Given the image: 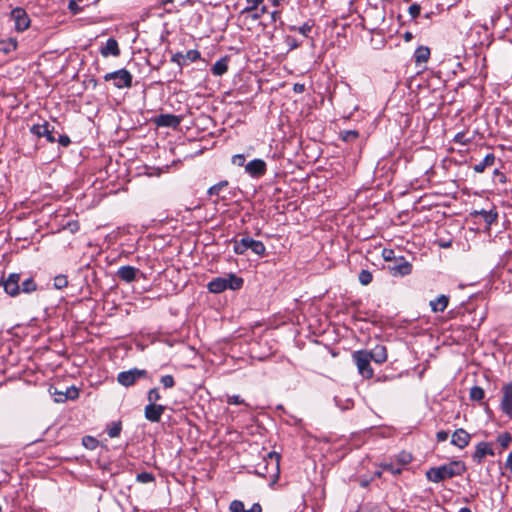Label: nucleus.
I'll list each match as a JSON object with an SVG mask.
<instances>
[{"instance_id": "obj_49", "label": "nucleus", "mask_w": 512, "mask_h": 512, "mask_svg": "<svg viewBox=\"0 0 512 512\" xmlns=\"http://www.w3.org/2000/svg\"><path fill=\"white\" fill-rule=\"evenodd\" d=\"M56 142L59 143V145H61L62 147H68L71 143V140H70V137L66 134H59L58 133V137L56 138Z\"/></svg>"}, {"instance_id": "obj_53", "label": "nucleus", "mask_w": 512, "mask_h": 512, "mask_svg": "<svg viewBox=\"0 0 512 512\" xmlns=\"http://www.w3.org/2000/svg\"><path fill=\"white\" fill-rule=\"evenodd\" d=\"M449 433L445 430L438 431L436 433V439L438 442H444L448 439Z\"/></svg>"}, {"instance_id": "obj_36", "label": "nucleus", "mask_w": 512, "mask_h": 512, "mask_svg": "<svg viewBox=\"0 0 512 512\" xmlns=\"http://www.w3.org/2000/svg\"><path fill=\"white\" fill-rule=\"evenodd\" d=\"M291 31H298L300 34H302L305 37H308L309 33L312 30V24L309 22H305L303 25L296 27V26H290L289 28Z\"/></svg>"}, {"instance_id": "obj_46", "label": "nucleus", "mask_w": 512, "mask_h": 512, "mask_svg": "<svg viewBox=\"0 0 512 512\" xmlns=\"http://www.w3.org/2000/svg\"><path fill=\"white\" fill-rule=\"evenodd\" d=\"M245 506L244 503L240 500H234L230 503V511L231 512H244Z\"/></svg>"}, {"instance_id": "obj_6", "label": "nucleus", "mask_w": 512, "mask_h": 512, "mask_svg": "<svg viewBox=\"0 0 512 512\" xmlns=\"http://www.w3.org/2000/svg\"><path fill=\"white\" fill-rule=\"evenodd\" d=\"M148 372L145 369L132 368L127 371H122L117 375V381L124 387H130L141 378H147Z\"/></svg>"}, {"instance_id": "obj_48", "label": "nucleus", "mask_w": 512, "mask_h": 512, "mask_svg": "<svg viewBox=\"0 0 512 512\" xmlns=\"http://www.w3.org/2000/svg\"><path fill=\"white\" fill-rule=\"evenodd\" d=\"M421 11V7L418 3H413L408 8V13L410 14L412 19H415L419 16Z\"/></svg>"}, {"instance_id": "obj_13", "label": "nucleus", "mask_w": 512, "mask_h": 512, "mask_svg": "<svg viewBox=\"0 0 512 512\" xmlns=\"http://www.w3.org/2000/svg\"><path fill=\"white\" fill-rule=\"evenodd\" d=\"M166 410V406L161 404H147L144 408L145 418L152 422L158 423Z\"/></svg>"}, {"instance_id": "obj_44", "label": "nucleus", "mask_w": 512, "mask_h": 512, "mask_svg": "<svg viewBox=\"0 0 512 512\" xmlns=\"http://www.w3.org/2000/svg\"><path fill=\"white\" fill-rule=\"evenodd\" d=\"M250 6H247L245 7L242 11H241V14H246V13H250L254 10H256L259 6V4H261L263 2V0H246Z\"/></svg>"}, {"instance_id": "obj_1", "label": "nucleus", "mask_w": 512, "mask_h": 512, "mask_svg": "<svg viewBox=\"0 0 512 512\" xmlns=\"http://www.w3.org/2000/svg\"><path fill=\"white\" fill-rule=\"evenodd\" d=\"M466 472V465L461 460L451 461L449 463L429 468L425 476L428 481L439 483L455 476H461Z\"/></svg>"}, {"instance_id": "obj_27", "label": "nucleus", "mask_w": 512, "mask_h": 512, "mask_svg": "<svg viewBox=\"0 0 512 512\" xmlns=\"http://www.w3.org/2000/svg\"><path fill=\"white\" fill-rule=\"evenodd\" d=\"M38 288L37 283L34 281L32 277H29L23 280L20 284V293L31 294L35 292Z\"/></svg>"}, {"instance_id": "obj_51", "label": "nucleus", "mask_w": 512, "mask_h": 512, "mask_svg": "<svg viewBox=\"0 0 512 512\" xmlns=\"http://www.w3.org/2000/svg\"><path fill=\"white\" fill-rule=\"evenodd\" d=\"M227 403L230 405H244L245 400L242 399L239 395L228 396Z\"/></svg>"}, {"instance_id": "obj_7", "label": "nucleus", "mask_w": 512, "mask_h": 512, "mask_svg": "<svg viewBox=\"0 0 512 512\" xmlns=\"http://www.w3.org/2000/svg\"><path fill=\"white\" fill-rule=\"evenodd\" d=\"M413 266L404 256H398L397 261L387 266L389 274L393 277H403L412 273Z\"/></svg>"}, {"instance_id": "obj_39", "label": "nucleus", "mask_w": 512, "mask_h": 512, "mask_svg": "<svg viewBox=\"0 0 512 512\" xmlns=\"http://www.w3.org/2000/svg\"><path fill=\"white\" fill-rule=\"evenodd\" d=\"M198 59H200V52L198 50L192 49L184 54L185 64H187V62H195Z\"/></svg>"}, {"instance_id": "obj_57", "label": "nucleus", "mask_w": 512, "mask_h": 512, "mask_svg": "<svg viewBox=\"0 0 512 512\" xmlns=\"http://www.w3.org/2000/svg\"><path fill=\"white\" fill-rule=\"evenodd\" d=\"M287 45L290 47V49H295L299 46L297 41L292 37H287Z\"/></svg>"}, {"instance_id": "obj_52", "label": "nucleus", "mask_w": 512, "mask_h": 512, "mask_svg": "<svg viewBox=\"0 0 512 512\" xmlns=\"http://www.w3.org/2000/svg\"><path fill=\"white\" fill-rule=\"evenodd\" d=\"M232 163L237 166H244L246 158L243 154H236L232 156Z\"/></svg>"}, {"instance_id": "obj_34", "label": "nucleus", "mask_w": 512, "mask_h": 512, "mask_svg": "<svg viewBox=\"0 0 512 512\" xmlns=\"http://www.w3.org/2000/svg\"><path fill=\"white\" fill-rule=\"evenodd\" d=\"M82 445L89 450H95L99 442L96 438L87 435L82 438Z\"/></svg>"}, {"instance_id": "obj_47", "label": "nucleus", "mask_w": 512, "mask_h": 512, "mask_svg": "<svg viewBox=\"0 0 512 512\" xmlns=\"http://www.w3.org/2000/svg\"><path fill=\"white\" fill-rule=\"evenodd\" d=\"M267 6L263 5L260 9H256L252 11L250 17L252 20L256 21L259 20L265 13H267Z\"/></svg>"}, {"instance_id": "obj_15", "label": "nucleus", "mask_w": 512, "mask_h": 512, "mask_svg": "<svg viewBox=\"0 0 512 512\" xmlns=\"http://www.w3.org/2000/svg\"><path fill=\"white\" fill-rule=\"evenodd\" d=\"M471 435L463 428L456 429L451 437V444L464 449L470 443Z\"/></svg>"}, {"instance_id": "obj_50", "label": "nucleus", "mask_w": 512, "mask_h": 512, "mask_svg": "<svg viewBox=\"0 0 512 512\" xmlns=\"http://www.w3.org/2000/svg\"><path fill=\"white\" fill-rule=\"evenodd\" d=\"M171 61L176 63L178 65V67H179V70L181 71L182 66L185 65L184 54H182V53H175L172 56Z\"/></svg>"}, {"instance_id": "obj_62", "label": "nucleus", "mask_w": 512, "mask_h": 512, "mask_svg": "<svg viewBox=\"0 0 512 512\" xmlns=\"http://www.w3.org/2000/svg\"><path fill=\"white\" fill-rule=\"evenodd\" d=\"M269 1L272 3V5H274V6H278V5H280V3H281L283 0H269Z\"/></svg>"}, {"instance_id": "obj_55", "label": "nucleus", "mask_w": 512, "mask_h": 512, "mask_svg": "<svg viewBox=\"0 0 512 512\" xmlns=\"http://www.w3.org/2000/svg\"><path fill=\"white\" fill-rule=\"evenodd\" d=\"M68 9L73 13L77 14L80 11V7L75 0H70L68 3Z\"/></svg>"}, {"instance_id": "obj_41", "label": "nucleus", "mask_w": 512, "mask_h": 512, "mask_svg": "<svg viewBox=\"0 0 512 512\" xmlns=\"http://www.w3.org/2000/svg\"><path fill=\"white\" fill-rule=\"evenodd\" d=\"M160 383L165 389H171L175 386V379L172 375H164L160 378Z\"/></svg>"}, {"instance_id": "obj_32", "label": "nucleus", "mask_w": 512, "mask_h": 512, "mask_svg": "<svg viewBox=\"0 0 512 512\" xmlns=\"http://www.w3.org/2000/svg\"><path fill=\"white\" fill-rule=\"evenodd\" d=\"M412 460H413V457H412L411 453H409V452L402 451L397 455V464L400 467L410 464L412 462Z\"/></svg>"}, {"instance_id": "obj_35", "label": "nucleus", "mask_w": 512, "mask_h": 512, "mask_svg": "<svg viewBox=\"0 0 512 512\" xmlns=\"http://www.w3.org/2000/svg\"><path fill=\"white\" fill-rule=\"evenodd\" d=\"M485 392L484 390L479 386H473L470 389V399L473 401H480L484 398Z\"/></svg>"}, {"instance_id": "obj_40", "label": "nucleus", "mask_w": 512, "mask_h": 512, "mask_svg": "<svg viewBox=\"0 0 512 512\" xmlns=\"http://www.w3.org/2000/svg\"><path fill=\"white\" fill-rule=\"evenodd\" d=\"M68 285V279H67V276L66 275H57L55 278H54V287L56 289H63L65 287H67Z\"/></svg>"}, {"instance_id": "obj_38", "label": "nucleus", "mask_w": 512, "mask_h": 512, "mask_svg": "<svg viewBox=\"0 0 512 512\" xmlns=\"http://www.w3.org/2000/svg\"><path fill=\"white\" fill-rule=\"evenodd\" d=\"M136 480L143 484L151 483L155 481V476L150 472H141L137 474Z\"/></svg>"}, {"instance_id": "obj_16", "label": "nucleus", "mask_w": 512, "mask_h": 512, "mask_svg": "<svg viewBox=\"0 0 512 512\" xmlns=\"http://www.w3.org/2000/svg\"><path fill=\"white\" fill-rule=\"evenodd\" d=\"M502 391L501 410L506 415L512 417V383L504 385Z\"/></svg>"}, {"instance_id": "obj_33", "label": "nucleus", "mask_w": 512, "mask_h": 512, "mask_svg": "<svg viewBox=\"0 0 512 512\" xmlns=\"http://www.w3.org/2000/svg\"><path fill=\"white\" fill-rule=\"evenodd\" d=\"M358 279L363 286H367L372 282L373 275L369 270L363 269L360 271Z\"/></svg>"}, {"instance_id": "obj_28", "label": "nucleus", "mask_w": 512, "mask_h": 512, "mask_svg": "<svg viewBox=\"0 0 512 512\" xmlns=\"http://www.w3.org/2000/svg\"><path fill=\"white\" fill-rule=\"evenodd\" d=\"M17 40L15 38H8L0 40V51L9 54L17 49Z\"/></svg>"}, {"instance_id": "obj_43", "label": "nucleus", "mask_w": 512, "mask_h": 512, "mask_svg": "<svg viewBox=\"0 0 512 512\" xmlns=\"http://www.w3.org/2000/svg\"><path fill=\"white\" fill-rule=\"evenodd\" d=\"M382 256L386 262H392V263L397 261V258H398V256L395 255V252L392 249H383Z\"/></svg>"}, {"instance_id": "obj_56", "label": "nucleus", "mask_w": 512, "mask_h": 512, "mask_svg": "<svg viewBox=\"0 0 512 512\" xmlns=\"http://www.w3.org/2000/svg\"><path fill=\"white\" fill-rule=\"evenodd\" d=\"M244 512H262V507L259 503H254L250 509H245Z\"/></svg>"}, {"instance_id": "obj_29", "label": "nucleus", "mask_w": 512, "mask_h": 512, "mask_svg": "<svg viewBox=\"0 0 512 512\" xmlns=\"http://www.w3.org/2000/svg\"><path fill=\"white\" fill-rule=\"evenodd\" d=\"M339 136L342 141L352 143L358 139L359 132L357 130H344L340 132Z\"/></svg>"}, {"instance_id": "obj_22", "label": "nucleus", "mask_w": 512, "mask_h": 512, "mask_svg": "<svg viewBox=\"0 0 512 512\" xmlns=\"http://www.w3.org/2000/svg\"><path fill=\"white\" fill-rule=\"evenodd\" d=\"M449 304V296L441 294L436 299L431 300L429 305L435 313L443 312Z\"/></svg>"}, {"instance_id": "obj_2", "label": "nucleus", "mask_w": 512, "mask_h": 512, "mask_svg": "<svg viewBox=\"0 0 512 512\" xmlns=\"http://www.w3.org/2000/svg\"><path fill=\"white\" fill-rule=\"evenodd\" d=\"M244 284L243 278L237 276L235 273H229L225 277L213 278L208 284L207 288L211 293H222L227 289L239 290Z\"/></svg>"}, {"instance_id": "obj_64", "label": "nucleus", "mask_w": 512, "mask_h": 512, "mask_svg": "<svg viewBox=\"0 0 512 512\" xmlns=\"http://www.w3.org/2000/svg\"><path fill=\"white\" fill-rule=\"evenodd\" d=\"M273 456H275V458H276V466L278 467V458H279V456L277 454H275V453H269V457L270 458H272Z\"/></svg>"}, {"instance_id": "obj_12", "label": "nucleus", "mask_w": 512, "mask_h": 512, "mask_svg": "<svg viewBox=\"0 0 512 512\" xmlns=\"http://www.w3.org/2000/svg\"><path fill=\"white\" fill-rule=\"evenodd\" d=\"M487 455H495L494 450L492 448V444L489 442L482 441L476 445L475 452L472 455V460L476 464H481Z\"/></svg>"}, {"instance_id": "obj_9", "label": "nucleus", "mask_w": 512, "mask_h": 512, "mask_svg": "<svg viewBox=\"0 0 512 512\" xmlns=\"http://www.w3.org/2000/svg\"><path fill=\"white\" fill-rule=\"evenodd\" d=\"M30 132L37 137H45L49 143L56 142L55 134H58L55 127L47 121H44L43 124L32 125L30 127Z\"/></svg>"}, {"instance_id": "obj_24", "label": "nucleus", "mask_w": 512, "mask_h": 512, "mask_svg": "<svg viewBox=\"0 0 512 512\" xmlns=\"http://www.w3.org/2000/svg\"><path fill=\"white\" fill-rule=\"evenodd\" d=\"M496 157L493 153H488L484 159L473 166L475 173H483L487 167L494 165Z\"/></svg>"}, {"instance_id": "obj_60", "label": "nucleus", "mask_w": 512, "mask_h": 512, "mask_svg": "<svg viewBox=\"0 0 512 512\" xmlns=\"http://www.w3.org/2000/svg\"><path fill=\"white\" fill-rule=\"evenodd\" d=\"M403 38H404V40H405L406 42H409V41H411V40H412V38H413V34H412L411 32H409V31H406V32L404 33V35H403Z\"/></svg>"}, {"instance_id": "obj_21", "label": "nucleus", "mask_w": 512, "mask_h": 512, "mask_svg": "<svg viewBox=\"0 0 512 512\" xmlns=\"http://www.w3.org/2000/svg\"><path fill=\"white\" fill-rule=\"evenodd\" d=\"M472 215L480 216L488 227L495 223L498 219V212L495 209H491L488 211L484 209L480 211H474Z\"/></svg>"}, {"instance_id": "obj_63", "label": "nucleus", "mask_w": 512, "mask_h": 512, "mask_svg": "<svg viewBox=\"0 0 512 512\" xmlns=\"http://www.w3.org/2000/svg\"><path fill=\"white\" fill-rule=\"evenodd\" d=\"M458 512H471V509L469 507H462Z\"/></svg>"}, {"instance_id": "obj_42", "label": "nucleus", "mask_w": 512, "mask_h": 512, "mask_svg": "<svg viewBox=\"0 0 512 512\" xmlns=\"http://www.w3.org/2000/svg\"><path fill=\"white\" fill-rule=\"evenodd\" d=\"M497 440L503 448H507L512 441V435L508 432H505V433L500 434L498 436Z\"/></svg>"}, {"instance_id": "obj_23", "label": "nucleus", "mask_w": 512, "mask_h": 512, "mask_svg": "<svg viewBox=\"0 0 512 512\" xmlns=\"http://www.w3.org/2000/svg\"><path fill=\"white\" fill-rule=\"evenodd\" d=\"M229 56H224L217 60L211 68L214 76H222L228 71Z\"/></svg>"}, {"instance_id": "obj_58", "label": "nucleus", "mask_w": 512, "mask_h": 512, "mask_svg": "<svg viewBox=\"0 0 512 512\" xmlns=\"http://www.w3.org/2000/svg\"><path fill=\"white\" fill-rule=\"evenodd\" d=\"M505 467L512 473V451L508 454Z\"/></svg>"}, {"instance_id": "obj_25", "label": "nucleus", "mask_w": 512, "mask_h": 512, "mask_svg": "<svg viewBox=\"0 0 512 512\" xmlns=\"http://www.w3.org/2000/svg\"><path fill=\"white\" fill-rule=\"evenodd\" d=\"M430 49L427 46H419L414 52V61L416 64L426 63L430 58Z\"/></svg>"}, {"instance_id": "obj_8", "label": "nucleus", "mask_w": 512, "mask_h": 512, "mask_svg": "<svg viewBox=\"0 0 512 512\" xmlns=\"http://www.w3.org/2000/svg\"><path fill=\"white\" fill-rule=\"evenodd\" d=\"M10 18L14 21V28L17 32H23L30 27L31 20L26 10L22 7L12 9Z\"/></svg>"}, {"instance_id": "obj_54", "label": "nucleus", "mask_w": 512, "mask_h": 512, "mask_svg": "<svg viewBox=\"0 0 512 512\" xmlns=\"http://www.w3.org/2000/svg\"><path fill=\"white\" fill-rule=\"evenodd\" d=\"M493 175H494V177H495V178H497V179H498V181H499L500 183H502V184L506 183V180H507V179H506V176H505V174H504V173H502L499 169H495V170L493 171Z\"/></svg>"}, {"instance_id": "obj_4", "label": "nucleus", "mask_w": 512, "mask_h": 512, "mask_svg": "<svg viewBox=\"0 0 512 512\" xmlns=\"http://www.w3.org/2000/svg\"><path fill=\"white\" fill-rule=\"evenodd\" d=\"M103 78L106 82L112 81L117 89L131 88L133 85V76L125 68L106 73Z\"/></svg>"}, {"instance_id": "obj_20", "label": "nucleus", "mask_w": 512, "mask_h": 512, "mask_svg": "<svg viewBox=\"0 0 512 512\" xmlns=\"http://www.w3.org/2000/svg\"><path fill=\"white\" fill-rule=\"evenodd\" d=\"M54 395H57V402H64L66 400H75L79 397V390L75 386L67 387L65 391H55Z\"/></svg>"}, {"instance_id": "obj_59", "label": "nucleus", "mask_w": 512, "mask_h": 512, "mask_svg": "<svg viewBox=\"0 0 512 512\" xmlns=\"http://www.w3.org/2000/svg\"><path fill=\"white\" fill-rule=\"evenodd\" d=\"M270 16H271V21L275 23L277 20L280 19L281 13L279 11H273V12H271Z\"/></svg>"}, {"instance_id": "obj_30", "label": "nucleus", "mask_w": 512, "mask_h": 512, "mask_svg": "<svg viewBox=\"0 0 512 512\" xmlns=\"http://www.w3.org/2000/svg\"><path fill=\"white\" fill-rule=\"evenodd\" d=\"M380 467L383 471L390 472L394 476H398L402 473V467H400L398 464L395 465L392 462H383L380 464Z\"/></svg>"}, {"instance_id": "obj_10", "label": "nucleus", "mask_w": 512, "mask_h": 512, "mask_svg": "<svg viewBox=\"0 0 512 512\" xmlns=\"http://www.w3.org/2000/svg\"><path fill=\"white\" fill-rule=\"evenodd\" d=\"M20 281L21 274L19 273H11L7 278L2 277L0 279V284L3 286L4 291L12 296L16 297L20 294Z\"/></svg>"}, {"instance_id": "obj_17", "label": "nucleus", "mask_w": 512, "mask_h": 512, "mask_svg": "<svg viewBox=\"0 0 512 512\" xmlns=\"http://www.w3.org/2000/svg\"><path fill=\"white\" fill-rule=\"evenodd\" d=\"M100 54L103 57L113 56V57H119L121 54V50L119 48L118 42L114 38H109L105 45L101 47Z\"/></svg>"}, {"instance_id": "obj_37", "label": "nucleus", "mask_w": 512, "mask_h": 512, "mask_svg": "<svg viewBox=\"0 0 512 512\" xmlns=\"http://www.w3.org/2000/svg\"><path fill=\"white\" fill-rule=\"evenodd\" d=\"M161 399L159 389L154 387L151 388L147 393L148 404H157V401Z\"/></svg>"}, {"instance_id": "obj_45", "label": "nucleus", "mask_w": 512, "mask_h": 512, "mask_svg": "<svg viewBox=\"0 0 512 512\" xmlns=\"http://www.w3.org/2000/svg\"><path fill=\"white\" fill-rule=\"evenodd\" d=\"M453 141L461 145H467L470 143L471 139L467 138L464 132H459L454 136Z\"/></svg>"}, {"instance_id": "obj_31", "label": "nucleus", "mask_w": 512, "mask_h": 512, "mask_svg": "<svg viewBox=\"0 0 512 512\" xmlns=\"http://www.w3.org/2000/svg\"><path fill=\"white\" fill-rule=\"evenodd\" d=\"M228 181L227 180H222L218 183H216L215 185L211 186L208 191H207V194L209 196H217L220 194V192L226 188L228 186Z\"/></svg>"}, {"instance_id": "obj_3", "label": "nucleus", "mask_w": 512, "mask_h": 512, "mask_svg": "<svg viewBox=\"0 0 512 512\" xmlns=\"http://www.w3.org/2000/svg\"><path fill=\"white\" fill-rule=\"evenodd\" d=\"M233 243V251L237 255H243L248 249L259 257L266 255V247L262 241L255 240L250 236H244L241 239L233 238L230 240Z\"/></svg>"}, {"instance_id": "obj_5", "label": "nucleus", "mask_w": 512, "mask_h": 512, "mask_svg": "<svg viewBox=\"0 0 512 512\" xmlns=\"http://www.w3.org/2000/svg\"><path fill=\"white\" fill-rule=\"evenodd\" d=\"M352 359L357 366L359 374L364 378H372L373 369L370 365L372 361L368 355V350H358L353 352Z\"/></svg>"}, {"instance_id": "obj_11", "label": "nucleus", "mask_w": 512, "mask_h": 512, "mask_svg": "<svg viewBox=\"0 0 512 512\" xmlns=\"http://www.w3.org/2000/svg\"><path fill=\"white\" fill-rule=\"evenodd\" d=\"M245 172L252 178H260L267 172V164L263 159H253L245 165Z\"/></svg>"}, {"instance_id": "obj_18", "label": "nucleus", "mask_w": 512, "mask_h": 512, "mask_svg": "<svg viewBox=\"0 0 512 512\" xmlns=\"http://www.w3.org/2000/svg\"><path fill=\"white\" fill-rule=\"evenodd\" d=\"M138 271L139 270L133 266L125 265L121 266L116 274L120 280L131 283L135 281Z\"/></svg>"}, {"instance_id": "obj_14", "label": "nucleus", "mask_w": 512, "mask_h": 512, "mask_svg": "<svg viewBox=\"0 0 512 512\" xmlns=\"http://www.w3.org/2000/svg\"><path fill=\"white\" fill-rule=\"evenodd\" d=\"M181 121L182 118L174 114H160L154 119V122L158 127L170 128H177Z\"/></svg>"}, {"instance_id": "obj_61", "label": "nucleus", "mask_w": 512, "mask_h": 512, "mask_svg": "<svg viewBox=\"0 0 512 512\" xmlns=\"http://www.w3.org/2000/svg\"><path fill=\"white\" fill-rule=\"evenodd\" d=\"M304 88H305L304 84H298L297 83V84L294 85V91L295 92H300L301 93V92L304 91Z\"/></svg>"}, {"instance_id": "obj_26", "label": "nucleus", "mask_w": 512, "mask_h": 512, "mask_svg": "<svg viewBox=\"0 0 512 512\" xmlns=\"http://www.w3.org/2000/svg\"><path fill=\"white\" fill-rule=\"evenodd\" d=\"M122 431V422L113 421L106 425V432L110 438L119 437Z\"/></svg>"}, {"instance_id": "obj_19", "label": "nucleus", "mask_w": 512, "mask_h": 512, "mask_svg": "<svg viewBox=\"0 0 512 512\" xmlns=\"http://www.w3.org/2000/svg\"><path fill=\"white\" fill-rule=\"evenodd\" d=\"M368 355L372 361L377 364H382L387 360V348L384 345H376L373 349L368 351Z\"/></svg>"}]
</instances>
